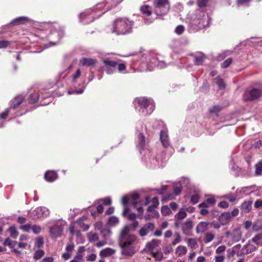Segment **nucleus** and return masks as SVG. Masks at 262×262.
<instances>
[{"label":"nucleus","instance_id":"6ab92c4d","mask_svg":"<svg viewBox=\"0 0 262 262\" xmlns=\"http://www.w3.org/2000/svg\"><path fill=\"white\" fill-rule=\"evenodd\" d=\"M155 228V224L152 223H148L144 225L139 231V234L143 237L147 235L150 232L153 231Z\"/></svg>","mask_w":262,"mask_h":262},{"label":"nucleus","instance_id":"e2e57ef3","mask_svg":"<svg viewBox=\"0 0 262 262\" xmlns=\"http://www.w3.org/2000/svg\"><path fill=\"white\" fill-rule=\"evenodd\" d=\"M175 235H176V238L172 242V245H176V244L180 243V241H181V236L180 235V234L179 233H176L175 234Z\"/></svg>","mask_w":262,"mask_h":262},{"label":"nucleus","instance_id":"9b49d317","mask_svg":"<svg viewBox=\"0 0 262 262\" xmlns=\"http://www.w3.org/2000/svg\"><path fill=\"white\" fill-rule=\"evenodd\" d=\"M50 214L49 210L45 207H39L29 213L30 217L32 219H37L46 217Z\"/></svg>","mask_w":262,"mask_h":262},{"label":"nucleus","instance_id":"4d7b16f0","mask_svg":"<svg viewBox=\"0 0 262 262\" xmlns=\"http://www.w3.org/2000/svg\"><path fill=\"white\" fill-rule=\"evenodd\" d=\"M206 201L210 206H213L216 202V200L214 197L212 196H211L207 198Z\"/></svg>","mask_w":262,"mask_h":262},{"label":"nucleus","instance_id":"2f4dec72","mask_svg":"<svg viewBox=\"0 0 262 262\" xmlns=\"http://www.w3.org/2000/svg\"><path fill=\"white\" fill-rule=\"evenodd\" d=\"M185 241L187 242L188 246L191 249H195L198 246V241L196 238H186Z\"/></svg>","mask_w":262,"mask_h":262},{"label":"nucleus","instance_id":"bb28decb","mask_svg":"<svg viewBox=\"0 0 262 262\" xmlns=\"http://www.w3.org/2000/svg\"><path fill=\"white\" fill-rule=\"evenodd\" d=\"M209 224L205 222L199 223L196 227V232L198 234L202 233L207 230Z\"/></svg>","mask_w":262,"mask_h":262},{"label":"nucleus","instance_id":"a18cd8bd","mask_svg":"<svg viewBox=\"0 0 262 262\" xmlns=\"http://www.w3.org/2000/svg\"><path fill=\"white\" fill-rule=\"evenodd\" d=\"M252 229L254 231L262 230V225L260 221L254 222L252 225Z\"/></svg>","mask_w":262,"mask_h":262},{"label":"nucleus","instance_id":"37998d69","mask_svg":"<svg viewBox=\"0 0 262 262\" xmlns=\"http://www.w3.org/2000/svg\"><path fill=\"white\" fill-rule=\"evenodd\" d=\"M233 240L235 241H239L241 239L242 233L239 230L235 229L233 232Z\"/></svg>","mask_w":262,"mask_h":262},{"label":"nucleus","instance_id":"864d4df0","mask_svg":"<svg viewBox=\"0 0 262 262\" xmlns=\"http://www.w3.org/2000/svg\"><path fill=\"white\" fill-rule=\"evenodd\" d=\"M9 231L10 232L11 236L14 238H16L18 236V232L16 231V229L14 227H11L9 229Z\"/></svg>","mask_w":262,"mask_h":262},{"label":"nucleus","instance_id":"de8ad7c7","mask_svg":"<svg viewBox=\"0 0 262 262\" xmlns=\"http://www.w3.org/2000/svg\"><path fill=\"white\" fill-rule=\"evenodd\" d=\"M182 191V187L180 183H177L174 186L173 193L174 195H178L180 194Z\"/></svg>","mask_w":262,"mask_h":262},{"label":"nucleus","instance_id":"c85d7f7f","mask_svg":"<svg viewBox=\"0 0 262 262\" xmlns=\"http://www.w3.org/2000/svg\"><path fill=\"white\" fill-rule=\"evenodd\" d=\"M115 252V250L111 248H106L100 252V255L102 257H108L114 254Z\"/></svg>","mask_w":262,"mask_h":262},{"label":"nucleus","instance_id":"1a4fd4ad","mask_svg":"<svg viewBox=\"0 0 262 262\" xmlns=\"http://www.w3.org/2000/svg\"><path fill=\"white\" fill-rule=\"evenodd\" d=\"M170 8L168 0H155L154 3L153 13L157 16L167 14Z\"/></svg>","mask_w":262,"mask_h":262},{"label":"nucleus","instance_id":"412c9836","mask_svg":"<svg viewBox=\"0 0 262 262\" xmlns=\"http://www.w3.org/2000/svg\"><path fill=\"white\" fill-rule=\"evenodd\" d=\"M137 131L139 132V135L138 137L137 147L139 151L142 153V150H143V148L145 146V137L143 135V134L140 132V130H138V128L137 129Z\"/></svg>","mask_w":262,"mask_h":262},{"label":"nucleus","instance_id":"72a5a7b5","mask_svg":"<svg viewBox=\"0 0 262 262\" xmlns=\"http://www.w3.org/2000/svg\"><path fill=\"white\" fill-rule=\"evenodd\" d=\"M81 75V70L79 69H77L76 71L71 75L72 82L73 83L76 82Z\"/></svg>","mask_w":262,"mask_h":262},{"label":"nucleus","instance_id":"09e8293b","mask_svg":"<svg viewBox=\"0 0 262 262\" xmlns=\"http://www.w3.org/2000/svg\"><path fill=\"white\" fill-rule=\"evenodd\" d=\"M216 79V83L218 85L219 88L220 89H224L225 88L226 85L224 80L222 78H221L220 77H217Z\"/></svg>","mask_w":262,"mask_h":262},{"label":"nucleus","instance_id":"680f3d73","mask_svg":"<svg viewBox=\"0 0 262 262\" xmlns=\"http://www.w3.org/2000/svg\"><path fill=\"white\" fill-rule=\"evenodd\" d=\"M184 31V27L182 25L178 26L175 29V32L179 35L181 34Z\"/></svg>","mask_w":262,"mask_h":262},{"label":"nucleus","instance_id":"58836bf2","mask_svg":"<svg viewBox=\"0 0 262 262\" xmlns=\"http://www.w3.org/2000/svg\"><path fill=\"white\" fill-rule=\"evenodd\" d=\"M156 261H160L163 258V254L161 251H157L156 252H151Z\"/></svg>","mask_w":262,"mask_h":262},{"label":"nucleus","instance_id":"f3484780","mask_svg":"<svg viewBox=\"0 0 262 262\" xmlns=\"http://www.w3.org/2000/svg\"><path fill=\"white\" fill-rule=\"evenodd\" d=\"M25 97L21 95H18L12 99L10 102V107L14 112H16L15 110L23 103Z\"/></svg>","mask_w":262,"mask_h":262},{"label":"nucleus","instance_id":"4c0bfd02","mask_svg":"<svg viewBox=\"0 0 262 262\" xmlns=\"http://www.w3.org/2000/svg\"><path fill=\"white\" fill-rule=\"evenodd\" d=\"M140 10L141 12L147 16H149L151 14V11L149 9V7L148 5H144L140 7Z\"/></svg>","mask_w":262,"mask_h":262},{"label":"nucleus","instance_id":"423d86ee","mask_svg":"<svg viewBox=\"0 0 262 262\" xmlns=\"http://www.w3.org/2000/svg\"><path fill=\"white\" fill-rule=\"evenodd\" d=\"M136 108L142 116L149 115L155 110V103L151 98L140 97L134 100Z\"/></svg>","mask_w":262,"mask_h":262},{"label":"nucleus","instance_id":"473e14b6","mask_svg":"<svg viewBox=\"0 0 262 262\" xmlns=\"http://www.w3.org/2000/svg\"><path fill=\"white\" fill-rule=\"evenodd\" d=\"M187 216L185 207L180 209L179 211L175 215V217L178 220H182Z\"/></svg>","mask_w":262,"mask_h":262},{"label":"nucleus","instance_id":"a878e982","mask_svg":"<svg viewBox=\"0 0 262 262\" xmlns=\"http://www.w3.org/2000/svg\"><path fill=\"white\" fill-rule=\"evenodd\" d=\"M129 198L128 195H124L122 198L121 203L124 206V210L122 212V214L125 216L129 212V209L127 207V204L129 202Z\"/></svg>","mask_w":262,"mask_h":262},{"label":"nucleus","instance_id":"603ef678","mask_svg":"<svg viewBox=\"0 0 262 262\" xmlns=\"http://www.w3.org/2000/svg\"><path fill=\"white\" fill-rule=\"evenodd\" d=\"M204 59V57L203 55H201L199 56H196L194 58V63L196 65H201L203 63V62Z\"/></svg>","mask_w":262,"mask_h":262},{"label":"nucleus","instance_id":"ea45409f","mask_svg":"<svg viewBox=\"0 0 262 262\" xmlns=\"http://www.w3.org/2000/svg\"><path fill=\"white\" fill-rule=\"evenodd\" d=\"M45 254V252L42 250H38L35 252L33 255V258L35 260L40 259Z\"/></svg>","mask_w":262,"mask_h":262},{"label":"nucleus","instance_id":"e433bc0d","mask_svg":"<svg viewBox=\"0 0 262 262\" xmlns=\"http://www.w3.org/2000/svg\"><path fill=\"white\" fill-rule=\"evenodd\" d=\"M119 219L115 216H111L108 220V224L111 226H114L119 223Z\"/></svg>","mask_w":262,"mask_h":262},{"label":"nucleus","instance_id":"49530a36","mask_svg":"<svg viewBox=\"0 0 262 262\" xmlns=\"http://www.w3.org/2000/svg\"><path fill=\"white\" fill-rule=\"evenodd\" d=\"M214 238V235L211 232H207L205 234V243H208L211 242Z\"/></svg>","mask_w":262,"mask_h":262},{"label":"nucleus","instance_id":"a19ab883","mask_svg":"<svg viewBox=\"0 0 262 262\" xmlns=\"http://www.w3.org/2000/svg\"><path fill=\"white\" fill-rule=\"evenodd\" d=\"M39 99V95L37 93L31 94L29 98V101L30 103L36 102Z\"/></svg>","mask_w":262,"mask_h":262},{"label":"nucleus","instance_id":"8fccbe9b","mask_svg":"<svg viewBox=\"0 0 262 262\" xmlns=\"http://www.w3.org/2000/svg\"><path fill=\"white\" fill-rule=\"evenodd\" d=\"M161 213L164 215H167L171 213V210L167 206H164L161 208Z\"/></svg>","mask_w":262,"mask_h":262},{"label":"nucleus","instance_id":"6e6d98bb","mask_svg":"<svg viewBox=\"0 0 262 262\" xmlns=\"http://www.w3.org/2000/svg\"><path fill=\"white\" fill-rule=\"evenodd\" d=\"M31 230H32L35 234H38L41 231V228L39 226L33 225L31 226Z\"/></svg>","mask_w":262,"mask_h":262},{"label":"nucleus","instance_id":"0e129e2a","mask_svg":"<svg viewBox=\"0 0 262 262\" xmlns=\"http://www.w3.org/2000/svg\"><path fill=\"white\" fill-rule=\"evenodd\" d=\"M221 107H220L219 105H215L210 110V112L211 113L217 114L221 110Z\"/></svg>","mask_w":262,"mask_h":262},{"label":"nucleus","instance_id":"774afa93","mask_svg":"<svg viewBox=\"0 0 262 262\" xmlns=\"http://www.w3.org/2000/svg\"><path fill=\"white\" fill-rule=\"evenodd\" d=\"M105 205H109L112 203V200L110 197H106L101 200Z\"/></svg>","mask_w":262,"mask_h":262},{"label":"nucleus","instance_id":"338daca9","mask_svg":"<svg viewBox=\"0 0 262 262\" xmlns=\"http://www.w3.org/2000/svg\"><path fill=\"white\" fill-rule=\"evenodd\" d=\"M225 256L224 255H217L215 256V262H224L225 260Z\"/></svg>","mask_w":262,"mask_h":262},{"label":"nucleus","instance_id":"f8f14e48","mask_svg":"<svg viewBox=\"0 0 262 262\" xmlns=\"http://www.w3.org/2000/svg\"><path fill=\"white\" fill-rule=\"evenodd\" d=\"M175 225L177 227H180L183 233L187 236H190L192 235V229L193 228V223L191 220H187L183 223H181L178 221L175 223Z\"/></svg>","mask_w":262,"mask_h":262},{"label":"nucleus","instance_id":"2eb2a0df","mask_svg":"<svg viewBox=\"0 0 262 262\" xmlns=\"http://www.w3.org/2000/svg\"><path fill=\"white\" fill-rule=\"evenodd\" d=\"M141 203L142 205H149L147 209L148 212L155 211V208L157 207L159 204L158 199L157 197H155L151 200H150L149 197H146L145 200L141 202Z\"/></svg>","mask_w":262,"mask_h":262},{"label":"nucleus","instance_id":"6e6552de","mask_svg":"<svg viewBox=\"0 0 262 262\" xmlns=\"http://www.w3.org/2000/svg\"><path fill=\"white\" fill-rule=\"evenodd\" d=\"M142 160L147 166L155 168L162 165V158L161 155H157L154 152L147 150L142 158Z\"/></svg>","mask_w":262,"mask_h":262},{"label":"nucleus","instance_id":"5701e85b","mask_svg":"<svg viewBox=\"0 0 262 262\" xmlns=\"http://www.w3.org/2000/svg\"><path fill=\"white\" fill-rule=\"evenodd\" d=\"M161 242V240L159 239H152L151 242H148L146 244V247L151 252H153L154 249L159 246Z\"/></svg>","mask_w":262,"mask_h":262},{"label":"nucleus","instance_id":"ddd939ff","mask_svg":"<svg viewBox=\"0 0 262 262\" xmlns=\"http://www.w3.org/2000/svg\"><path fill=\"white\" fill-rule=\"evenodd\" d=\"M262 95V90L260 89L253 88L250 90H246L243 95L246 100H254L259 98Z\"/></svg>","mask_w":262,"mask_h":262},{"label":"nucleus","instance_id":"7ed1b4c3","mask_svg":"<svg viewBox=\"0 0 262 262\" xmlns=\"http://www.w3.org/2000/svg\"><path fill=\"white\" fill-rule=\"evenodd\" d=\"M190 26L195 30L203 29L208 27L209 24V17L204 12L200 9L188 14Z\"/></svg>","mask_w":262,"mask_h":262},{"label":"nucleus","instance_id":"c03bdc74","mask_svg":"<svg viewBox=\"0 0 262 262\" xmlns=\"http://www.w3.org/2000/svg\"><path fill=\"white\" fill-rule=\"evenodd\" d=\"M101 235L104 238V239L106 240L107 238H108L111 235V231L108 229H103L101 231Z\"/></svg>","mask_w":262,"mask_h":262},{"label":"nucleus","instance_id":"5fc2aeb1","mask_svg":"<svg viewBox=\"0 0 262 262\" xmlns=\"http://www.w3.org/2000/svg\"><path fill=\"white\" fill-rule=\"evenodd\" d=\"M43 244V240L42 237H38L37 238L35 246L37 248H40L42 246Z\"/></svg>","mask_w":262,"mask_h":262},{"label":"nucleus","instance_id":"f03ea898","mask_svg":"<svg viewBox=\"0 0 262 262\" xmlns=\"http://www.w3.org/2000/svg\"><path fill=\"white\" fill-rule=\"evenodd\" d=\"M112 0H105L97 4L94 8L86 9L79 15L80 21L83 24H89L99 18L102 14L111 9L110 4Z\"/></svg>","mask_w":262,"mask_h":262},{"label":"nucleus","instance_id":"13d9d810","mask_svg":"<svg viewBox=\"0 0 262 262\" xmlns=\"http://www.w3.org/2000/svg\"><path fill=\"white\" fill-rule=\"evenodd\" d=\"M151 214H145L144 216L145 219L146 220H150L152 217H154L155 216L158 214V212L156 211H152V212H150Z\"/></svg>","mask_w":262,"mask_h":262},{"label":"nucleus","instance_id":"bf43d9fd","mask_svg":"<svg viewBox=\"0 0 262 262\" xmlns=\"http://www.w3.org/2000/svg\"><path fill=\"white\" fill-rule=\"evenodd\" d=\"M95 229L101 231L103 229V224L101 222L98 221L94 224Z\"/></svg>","mask_w":262,"mask_h":262},{"label":"nucleus","instance_id":"c756f323","mask_svg":"<svg viewBox=\"0 0 262 262\" xmlns=\"http://www.w3.org/2000/svg\"><path fill=\"white\" fill-rule=\"evenodd\" d=\"M252 208V202L245 201L242 203L241 209L244 213L249 212Z\"/></svg>","mask_w":262,"mask_h":262},{"label":"nucleus","instance_id":"c9c22d12","mask_svg":"<svg viewBox=\"0 0 262 262\" xmlns=\"http://www.w3.org/2000/svg\"><path fill=\"white\" fill-rule=\"evenodd\" d=\"M255 174L256 176L262 175V160L258 162L255 166Z\"/></svg>","mask_w":262,"mask_h":262},{"label":"nucleus","instance_id":"79ce46f5","mask_svg":"<svg viewBox=\"0 0 262 262\" xmlns=\"http://www.w3.org/2000/svg\"><path fill=\"white\" fill-rule=\"evenodd\" d=\"M88 237L90 242H94L99 239L97 234L92 232H90L88 234Z\"/></svg>","mask_w":262,"mask_h":262},{"label":"nucleus","instance_id":"69168bd1","mask_svg":"<svg viewBox=\"0 0 262 262\" xmlns=\"http://www.w3.org/2000/svg\"><path fill=\"white\" fill-rule=\"evenodd\" d=\"M20 229L25 232H29L31 229V226L30 224L22 225Z\"/></svg>","mask_w":262,"mask_h":262},{"label":"nucleus","instance_id":"f257e3e1","mask_svg":"<svg viewBox=\"0 0 262 262\" xmlns=\"http://www.w3.org/2000/svg\"><path fill=\"white\" fill-rule=\"evenodd\" d=\"M129 226L123 228L119 239V245L121 249V253L126 258L132 257L138 250L137 237L129 233Z\"/></svg>","mask_w":262,"mask_h":262},{"label":"nucleus","instance_id":"052dcab7","mask_svg":"<svg viewBox=\"0 0 262 262\" xmlns=\"http://www.w3.org/2000/svg\"><path fill=\"white\" fill-rule=\"evenodd\" d=\"M200 196L198 194H194L192 195L191 197L190 201L192 203L195 204L197 203L199 201Z\"/></svg>","mask_w":262,"mask_h":262},{"label":"nucleus","instance_id":"9d476101","mask_svg":"<svg viewBox=\"0 0 262 262\" xmlns=\"http://www.w3.org/2000/svg\"><path fill=\"white\" fill-rule=\"evenodd\" d=\"M86 218L83 216L78 219L76 222L71 224L69 228L71 234H75L77 236H78L80 235L79 229H81L84 231H86L89 229V226L83 223V221Z\"/></svg>","mask_w":262,"mask_h":262},{"label":"nucleus","instance_id":"3c124183","mask_svg":"<svg viewBox=\"0 0 262 262\" xmlns=\"http://www.w3.org/2000/svg\"><path fill=\"white\" fill-rule=\"evenodd\" d=\"M232 62V59L231 58H229L227 59L221 64L222 68L225 69L228 68L231 64Z\"/></svg>","mask_w":262,"mask_h":262},{"label":"nucleus","instance_id":"0eeeda50","mask_svg":"<svg viewBox=\"0 0 262 262\" xmlns=\"http://www.w3.org/2000/svg\"><path fill=\"white\" fill-rule=\"evenodd\" d=\"M44 27L50 30L48 38L52 45H56L62 37L64 33L63 29L56 23H45Z\"/></svg>","mask_w":262,"mask_h":262},{"label":"nucleus","instance_id":"aec40b11","mask_svg":"<svg viewBox=\"0 0 262 262\" xmlns=\"http://www.w3.org/2000/svg\"><path fill=\"white\" fill-rule=\"evenodd\" d=\"M63 227L61 225H56L50 229L51 236L54 237L60 236L62 233Z\"/></svg>","mask_w":262,"mask_h":262},{"label":"nucleus","instance_id":"20e7f679","mask_svg":"<svg viewBox=\"0 0 262 262\" xmlns=\"http://www.w3.org/2000/svg\"><path fill=\"white\" fill-rule=\"evenodd\" d=\"M102 61L104 64L103 71L108 75H112L117 71L120 73L125 74L126 64L121 60H114L110 57H103Z\"/></svg>","mask_w":262,"mask_h":262},{"label":"nucleus","instance_id":"b1692460","mask_svg":"<svg viewBox=\"0 0 262 262\" xmlns=\"http://www.w3.org/2000/svg\"><path fill=\"white\" fill-rule=\"evenodd\" d=\"M45 178L47 181L52 182L57 179L58 175L55 171L49 170L46 172Z\"/></svg>","mask_w":262,"mask_h":262},{"label":"nucleus","instance_id":"cd10ccee","mask_svg":"<svg viewBox=\"0 0 262 262\" xmlns=\"http://www.w3.org/2000/svg\"><path fill=\"white\" fill-rule=\"evenodd\" d=\"M187 252V247L182 245L178 246L175 250V254L178 257H182L185 255Z\"/></svg>","mask_w":262,"mask_h":262},{"label":"nucleus","instance_id":"393cba45","mask_svg":"<svg viewBox=\"0 0 262 262\" xmlns=\"http://www.w3.org/2000/svg\"><path fill=\"white\" fill-rule=\"evenodd\" d=\"M29 19V18L26 16L18 17L13 20L9 25L6 26L5 27H8L10 25L15 26L22 24L28 21Z\"/></svg>","mask_w":262,"mask_h":262},{"label":"nucleus","instance_id":"39448f33","mask_svg":"<svg viewBox=\"0 0 262 262\" xmlns=\"http://www.w3.org/2000/svg\"><path fill=\"white\" fill-rule=\"evenodd\" d=\"M133 25V21L126 18H119L114 21L111 32L117 35H125L132 32Z\"/></svg>","mask_w":262,"mask_h":262},{"label":"nucleus","instance_id":"f704fd0d","mask_svg":"<svg viewBox=\"0 0 262 262\" xmlns=\"http://www.w3.org/2000/svg\"><path fill=\"white\" fill-rule=\"evenodd\" d=\"M252 241L256 245H262V233L256 234L252 238Z\"/></svg>","mask_w":262,"mask_h":262},{"label":"nucleus","instance_id":"4468645a","mask_svg":"<svg viewBox=\"0 0 262 262\" xmlns=\"http://www.w3.org/2000/svg\"><path fill=\"white\" fill-rule=\"evenodd\" d=\"M147 66V69L151 71L156 67L160 69L164 68L166 67V64L163 61L158 60L155 57H152L148 59Z\"/></svg>","mask_w":262,"mask_h":262},{"label":"nucleus","instance_id":"4be33fe9","mask_svg":"<svg viewBox=\"0 0 262 262\" xmlns=\"http://www.w3.org/2000/svg\"><path fill=\"white\" fill-rule=\"evenodd\" d=\"M97 63V60L91 58H82L79 60V63L82 66H94Z\"/></svg>","mask_w":262,"mask_h":262},{"label":"nucleus","instance_id":"7c9ffc66","mask_svg":"<svg viewBox=\"0 0 262 262\" xmlns=\"http://www.w3.org/2000/svg\"><path fill=\"white\" fill-rule=\"evenodd\" d=\"M231 217V215L229 212H225L222 214L219 219L220 222L223 225H225L229 222Z\"/></svg>","mask_w":262,"mask_h":262},{"label":"nucleus","instance_id":"dca6fc26","mask_svg":"<svg viewBox=\"0 0 262 262\" xmlns=\"http://www.w3.org/2000/svg\"><path fill=\"white\" fill-rule=\"evenodd\" d=\"M160 141L162 146L165 148H168L170 146V142L168 135V130L164 128L161 130L160 134Z\"/></svg>","mask_w":262,"mask_h":262},{"label":"nucleus","instance_id":"a211bd4d","mask_svg":"<svg viewBox=\"0 0 262 262\" xmlns=\"http://www.w3.org/2000/svg\"><path fill=\"white\" fill-rule=\"evenodd\" d=\"M9 115H11L12 117L21 115L17 112H14L10 107L6 108L0 114V127L3 126L4 121H2V119H6Z\"/></svg>","mask_w":262,"mask_h":262}]
</instances>
